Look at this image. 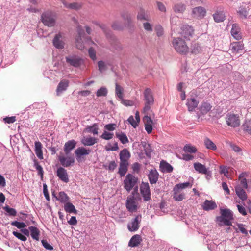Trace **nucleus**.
Wrapping results in <instances>:
<instances>
[{"instance_id": "63", "label": "nucleus", "mask_w": 251, "mask_h": 251, "mask_svg": "<svg viewBox=\"0 0 251 251\" xmlns=\"http://www.w3.org/2000/svg\"><path fill=\"white\" fill-rule=\"evenodd\" d=\"M13 234L16 237H17V238H18L19 239L22 241H25L27 240L26 237L25 235L17 231H13Z\"/></svg>"}, {"instance_id": "14", "label": "nucleus", "mask_w": 251, "mask_h": 251, "mask_svg": "<svg viewBox=\"0 0 251 251\" xmlns=\"http://www.w3.org/2000/svg\"><path fill=\"white\" fill-rule=\"evenodd\" d=\"M58 159L60 164L64 167H69L73 166L75 163V159L73 156L65 157L64 156L59 155Z\"/></svg>"}, {"instance_id": "64", "label": "nucleus", "mask_w": 251, "mask_h": 251, "mask_svg": "<svg viewBox=\"0 0 251 251\" xmlns=\"http://www.w3.org/2000/svg\"><path fill=\"white\" fill-rule=\"evenodd\" d=\"M42 245L47 250L51 251L53 249V247L46 240H42L41 241Z\"/></svg>"}, {"instance_id": "47", "label": "nucleus", "mask_w": 251, "mask_h": 251, "mask_svg": "<svg viewBox=\"0 0 251 251\" xmlns=\"http://www.w3.org/2000/svg\"><path fill=\"white\" fill-rule=\"evenodd\" d=\"M116 136L123 144H125L129 142V140L126 135L123 132L116 133Z\"/></svg>"}, {"instance_id": "34", "label": "nucleus", "mask_w": 251, "mask_h": 251, "mask_svg": "<svg viewBox=\"0 0 251 251\" xmlns=\"http://www.w3.org/2000/svg\"><path fill=\"white\" fill-rule=\"evenodd\" d=\"M62 2L64 6L68 9L74 10H79L82 7V4L78 2H73L72 3H68L65 0H62Z\"/></svg>"}, {"instance_id": "30", "label": "nucleus", "mask_w": 251, "mask_h": 251, "mask_svg": "<svg viewBox=\"0 0 251 251\" xmlns=\"http://www.w3.org/2000/svg\"><path fill=\"white\" fill-rule=\"evenodd\" d=\"M142 241L140 235L136 234L133 236L128 242V246L131 247L138 246Z\"/></svg>"}, {"instance_id": "12", "label": "nucleus", "mask_w": 251, "mask_h": 251, "mask_svg": "<svg viewBox=\"0 0 251 251\" xmlns=\"http://www.w3.org/2000/svg\"><path fill=\"white\" fill-rule=\"evenodd\" d=\"M126 208L130 212H136L138 209L137 203L134 197V192H132V196L128 197L126 202Z\"/></svg>"}, {"instance_id": "6", "label": "nucleus", "mask_w": 251, "mask_h": 251, "mask_svg": "<svg viewBox=\"0 0 251 251\" xmlns=\"http://www.w3.org/2000/svg\"><path fill=\"white\" fill-rule=\"evenodd\" d=\"M41 21L45 25L48 27H52L55 24V16L53 13L50 11H46L42 14Z\"/></svg>"}, {"instance_id": "62", "label": "nucleus", "mask_w": 251, "mask_h": 251, "mask_svg": "<svg viewBox=\"0 0 251 251\" xmlns=\"http://www.w3.org/2000/svg\"><path fill=\"white\" fill-rule=\"evenodd\" d=\"M144 29L148 32H152L153 31L152 25L149 22H145L143 24Z\"/></svg>"}, {"instance_id": "46", "label": "nucleus", "mask_w": 251, "mask_h": 251, "mask_svg": "<svg viewBox=\"0 0 251 251\" xmlns=\"http://www.w3.org/2000/svg\"><path fill=\"white\" fill-rule=\"evenodd\" d=\"M204 144L205 147L209 150L215 151L217 149L216 145L208 138H205L204 140Z\"/></svg>"}, {"instance_id": "59", "label": "nucleus", "mask_w": 251, "mask_h": 251, "mask_svg": "<svg viewBox=\"0 0 251 251\" xmlns=\"http://www.w3.org/2000/svg\"><path fill=\"white\" fill-rule=\"evenodd\" d=\"M155 31L156 32V35L159 37H162L164 35V29L160 25H158L155 26Z\"/></svg>"}, {"instance_id": "5", "label": "nucleus", "mask_w": 251, "mask_h": 251, "mask_svg": "<svg viewBox=\"0 0 251 251\" xmlns=\"http://www.w3.org/2000/svg\"><path fill=\"white\" fill-rule=\"evenodd\" d=\"M197 97L198 96L195 90H193L190 93L186 103L188 110L189 112L194 111L195 108L197 107L199 103V100Z\"/></svg>"}, {"instance_id": "39", "label": "nucleus", "mask_w": 251, "mask_h": 251, "mask_svg": "<svg viewBox=\"0 0 251 251\" xmlns=\"http://www.w3.org/2000/svg\"><path fill=\"white\" fill-rule=\"evenodd\" d=\"M97 142L98 139L92 137L84 138L81 140L82 144L84 146H93Z\"/></svg>"}, {"instance_id": "48", "label": "nucleus", "mask_w": 251, "mask_h": 251, "mask_svg": "<svg viewBox=\"0 0 251 251\" xmlns=\"http://www.w3.org/2000/svg\"><path fill=\"white\" fill-rule=\"evenodd\" d=\"M242 127L245 132L251 134V120H245L242 125Z\"/></svg>"}, {"instance_id": "60", "label": "nucleus", "mask_w": 251, "mask_h": 251, "mask_svg": "<svg viewBox=\"0 0 251 251\" xmlns=\"http://www.w3.org/2000/svg\"><path fill=\"white\" fill-rule=\"evenodd\" d=\"M11 225L17 227L18 228L21 229L26 226V224L24 222H19L17 221H12Z\"/></svg>"}, {"instance_id": "26", "label": "nucleus", "mask_w": 251, "mask_h": 251, "mask_svg": "<svg viewBox=\"0 0 251 251\" xmlns=\"http://www.w3.org/2000/svg\"><path fill=\"white\" fill-rule=\"evenodd\" d=\"M212 108L211 104L207 101H203L199 106V110L202 115H205L209 112Z\"/></svg>"}, {"instance_id": "52", "label": "nucleus", "mask_w": 251, "mask_h": 251, "mask_svg": "<svg viewBox=\"0 0 251 251\" xmlns=\"http://www.w3.org/2000/svg\"><path fill=\"white\" fill-rule=\"evenodd\" d=\"M57 199L61 203H66L69 200V197L64 192H60Z\"/></svg>"}, {"instance_id": "43", "label": "nucleus", "mask_w": 251, "mask_h": 251, "mask_svg": "<svg viewBox=\"0 0 251 251\" xmlns=\"http://www.w3.org/2000/svg\"><path fill=\"white\" fill-rule=\"evenodd\" d=\"M191 52L193 54H197L201 52L202 47L198 43H193L191 46Z\"/></svg>"}, {"instance_id": "22", "label": "nucleus", "mask_w": 251, "mask_h": 251, "mask_svg": "<svg viewBox=\"0 0 251 251\" xmlns=\"http://www.w3.org/2000/svg\"><path fill=\"white\" fill-rule=\"evenodd\" d=\"M206 13L205 9L201 6L196 7L193 8L192 10V13L194 15V17L201 19L205 16Z\"/></svg>"}, {"instance_id": "3", "label": "nucleus", "mask_w": 251, "mask_h": 251, "mask_svg": "<svg viewBox=\"0 0 251 251\" xmlns=\"http://www.w3.org/2000/svg\"><path fill=\"white\" fill-rule=\"evenodd\" d=\"M138 177L135 176L133 174L129 173L126 176L124 180V187L128 192L133 188H134V192H137L138 191Z\"/></svg>"}, {"instance_id": "13", "label": "nucleus", "mask_w": 251, "mask_h": 251, "mask_svg": "<svg viewBox=\"0 0 251 251\" xmlns=\"http://www.w3.org/2000/svg\"><path fill=\"white\" fill-rule=\"evenodd\" d=\"M194 30L192 26L188 25H183L181 27L180 32L181 36L186 39H190L193 35Z\"/></svg>"}, {"instance_id": "18", "label": "nucleus", "mask_w": 251, "mask_h": 251, "mask_svg": "<svg viewBox=\"0 0 251 251\" xmlns=\"http://www.w3.org/2000/svg\"><path fill=\"white\" fill-rule=\"evenodd\" d=\"M159 174L155 169H151L148 175V178L151 185L156 184L158 180Z\"/></svg>"}, {"instance_id": "29", "label": "nucleus", "mask_w": 251, "mask_h": 251, "mask_svg": "<svg viewBox=\"0 0 251 251\" xmlns=\"http://www.w3.org/2000/svg\"><path fill=\"white\" fill-rule=\"evenodd\" d=\"M217 206V204L214 201L207 200H206L202 205L203 209L205 211L213 210L215 209Z\"/></svg>"}, {"instance_id": "23", "label": "nucleus", "mask_w": 251, "mask_h": 251, "mask_svg": "<svg viewBox=\"0 0 251 251\" xmlns=\"http://www.w3.org/2000/svg\"><path fill=\"white\" fill-rule=\"evenodd\" d=\"M62 36L60 33L56 34L53 40L54 46L57 49L64 48V43L62 41Z\"/></svg>"}, {"instance_id": "27", "label": "nucleus", "mask_w": 251, "mask_h": 251, "mask_svg": "<svg viewBox=\"0 0 251 251\" xmlns=\"http://www.w3.org/2000/svg\"><path fill=\"white\" fill-rule=\"evenodd\" d=\"M159 167L160 171L163 173H171L173 170L172 166L164 160L160 162Z\"/></svg>"}, {"instance_id": "58", "label": "nucleus", "mask_w": 251, "mask_h": 251, "mask_svg": "<svg viewBox=\"0 0 251 251\" xmlns=\"http://www.w3.org/2000/svg\"><path fill=\"white\" fill-rule=\"evenodd\" d=\"M114 136L113 133L108 132L106 131H104L103 133L100 135V137L106 140H109L113 138Z\"/></svg>"}, {"instance_id": "61", "label": "nucleus", "mask_w": 251, "mask_h": 251, "mask_svg": "<svg viewBox=\"0 0 251 251\" xmlns=\"http://www.w3.org/2000/svg\"><path fill=\"white\" fill-rule=\"evenodd\" d=\"M98 67H99V70L101 73L103 72L104 71H106L107 69V67L103 61H99L98 63Z\"/></svg>"}, {"instance_id": "20", "label": "nucleus", "mask_w": 251, "mask_h": 251, "mask_svg": "<svg viewBox=\"0 0 251 251\" xmlns=\"http://www.w3.org/2000/svg\"><path fill=\"white\" fill-rule=\"evenodd\" d=\"M230 32L232 36L236 40H239L242 38V35L240 32V28L238 24H233Z\"/></svg>"}, {"instance_id": "8", "label": "nucleus", "mask_w": 251, "mask_h": 251, "mask_svg": "<svg viewBox=\"0 0 251 251\" xmlns=\"http://www.w3.org/2000/svg\"><path fill=\"white\" fill-rule=\"evenodd\" d=\"M66 63L75 68L79 67L83 63V60L75 54H70L65 57Z\"/></svg>"}, {"instance_id": "17", "label": "nucleus", "mask_w": 251, "mask_h": 251, "mask_svg": "<svg viewBox=\"0 0 251 251\" xmlns=\"http://www.w3.org/2000/svg\"><path fill=\"white\" fill-rule=\"evenodd\" d=\"M137 19L139 21H150L151 20L149 12L140 7L137 15Z\"/></svg>"}, {"instance_id": "25", "label": "nucleus", "mask_w": 251, "mask_h": 251, "mask_svg": "<svg viewBox=\"0 0 251 251\" xmlns=\"http://www.w3.org/2000/svg\"><path fill=\"white\" fill-rule=\"evenodd\" d=\"M144 96L145 103L153 104L154 98L152 96V91L150 88H146L145 90Z\"/></svg>"}, {"instance_id": "31", "label": "nucleus", "mask_w": 251, "mask_h": 251, "mask_svg": "<svg viewBox=\"0 0 251 251\" xmlns=\"http://www.w3.org/2000/svg\"><path fill=\"white\" fill-rule=\"evenodd\" d=\"M215 22L220 23L223 22L226 19V16L223 11H216L213 15Z\"/></svg>"}, {"instance_id": "57", "label": "nucleus", "mask_w": 251, "mask_h": 251, "mask_svg": "<svg viewBox=\"0 0 251 251\" xmlns=\"http://www.w3.org/2000/svg\"><path fill=\"white\" fill-rule=\"evenodd\" d=\"M107 93V88L105 87H101L97 90L96 95L97 97L106 96Z\"/></svg>"}, {"instance_id": "19", "label": "nucleus", "mask_w": 251, "mask_h": 251, "mask_svg": "<svg viewBox=\"0 0 251 251\" xmlns=\"http://www.w3.org/2000/svg\"><path fill=\"white\" fill-rule=\"evenodd\" d=\"M141 218V215L137 216L132 221L131 225L128 224L127 228L130 231H136L139 227L140 219Z\"/></svg>"}, {"instance_id": "55", "label": "nucleus", "mask_w": 251, "mask_h": 251, "mask_svg": "<svg viewBox=\"0 0 251 251\" xmlns=\"http://www.w3.org/2000/svg\"><path fill=\"white\" fill-rule=\"evenodd\" d=\"M192 185H191L190 183L189 182H186L182 183H179L176 184L174 188H176V189H178L179 191H181L182 189L188 188V187H191Z\"/></svg>"}, {"instance_id": "24", "label": "nucleus", "mask_w": 251, "mask_h": 251, "mask_svg": "<svg viewBox=\"0 0 251 251\" xmlns=\"http://www.w3.org/2000/svg\"><path fill=\"white\" fill-rule=\"evenodd\" d=\"M76 142L75 140H69L65 143L64 147V151L66 155H68L71 151L75 148Z\"/></svg>"}, {"instance_id": "49", "label": "nucleus", "mask_w": 251, "mask_h": 251, "mask_svg": "<svg viewBox=\"0 0 251 251\" xmlns=\"http://www.w3.org/2000/svg\"><path fill=\"white\" fill-rule=\"evenodd\" d=\"M183 150L184 152L190 153H195L197 151V148L190 144L185 145Z\"/></svg>"}, {"instance_id": "56", "label": "nucleus", "mask_w": 251, "mask_h": 251, "mask_svg": "<svg viewBox=\"0 0 251 251\" xmlns=\"http://www.w3.org/2000/svg\"><path fill=\"white\" fill-rule=\"evenodd\" d=\"M112 27L114 30H121L124 28V25L121 22L116 21L112 25Z\"/></svg>"}, {"instance_id": "28", "label": "nucleus", "mask_w": 251, "mask_h": 251, "mask_svg": "<svg viewBox=\"0 0 251 251\" xmlns=\"http://www.w3.org/2000/svg\"><path fill=\"white\" fill-rule=\"evenodd\" d=\"M173 199L176 201H181L185 199V194L183 192H181L178 189H176L175 188H173Z\"/></svg>"}, {"instance_id": "41", "label": "nucleus", "mask_w": 251, "mask_h": 251, "mask_svg": "<svg viewBox=\"0 0 251 251\" xmlns=\"http://www.w3.org/2000/svg\"><path fill=\"white\" fill-rule=\"evenodd\" d=\"M121 17L126 22L127 26L130 27L133 25L132 19L131 15L128 12H124L121 14Z\"/></svg>"}, {"instance_id": "53", "label": "nucleus", "mask_w": 251, "mask_h": 251, "mask_svg": "<svg viewBox=\"0 0 251 251\" xmlns=\"http://www.w3.org/2000/svg\"><path fill=\"white\" fill-rule=\"evenodd\" d=\"M88 132L93 133L94 135L98 134L99 127L98 124L95 123L92 126H88L86 128Z\"/></svg>"}, {"instance_id": "50", "label": "nucleus", "mask_w": 251, "mask_h": 251, "mask_svg": "<svg viewBox=\"0 0 251 251\" xmlns=\"http://www.w3.org/2000/svg\"><path fill=\"white\" fill-rule=\"evenodd\" d=\"M3 209L6 212V215L8 216H15L17 214L16 209L11 208L8 205L3 207Z\"/></svg>"}, {"instance_id": "4", "label": "nucleus", "mask_w": 251, "mask_h": 251, "mask_svg": "<svg viewBox=\"0 0 251 251\" xmlns=\"http://www.w3.org/2000/svg\"><path fill=\"white\" fill-rule=\"evenodd\" d=\"M172 45L175 50L181 54H186L188 52L189 48L187 45L180 37L174 38Z\"/></svg>"}, {"instance_id": "40", "label": "nucleus", "mask_w": 251, "mask_h": 251, "mask_svg": "<svg viewBox=\"0 0 251 251\" xmlns=\"http://www.w3.org/2000/svg\"><path fill=\"white\" fill-rule=\"evenodd\" d=\"M121 17L126 22L127 26L130 27L133 25L132 19L131 15L128 12H124L121 14Z\"/></svg>"}, {"instance_id": "2", "label": "nucleus", "mask_w": 251, "mask_h": 251, "mask_svg": "<svg viewBox=\"0 0 251 251\" xmlns=\"http://www.w3.org/2000/svg\"><path fill=\"white\" fill-rule=\"evenodd\" d=\"M77 32L78 36L75 39L76 46L79 50H82L84 48V43L91 42V39L86 35L82 27L80 25L77 27Z\"/></svg>"}, {"instance_id": "15", "label": "nucleus", "mask_w": 251, "mask_h": 251, "mask_svg": "<svg viewBox=\"0 0 251 251\" xmlns=\"http://www.w3.org/2000/svg\"><path fill=\"white\" fill-rule=\"evenodd\" d=\"M194 168L195 170L199 173L206 175L207 176V178L208 176H211L210 172L208 170L205 165L200 163H195L194 164Z\"/></svg>"}, {"instance_id": "32", "label": "nucleus", "mask_w": 251, "mask_h": 251, "mask_svg": "<svg viewBox=\"0 0 251 251\" xmlns=\"http://www.w3.org/2000/svg\"><path fill=\"white\" fill-rule=\"evenodd\" d=\"M120 162H128V159L130 157V153L126 149L122 150L120 152Z\"/></svg>"}, {"instance_id": "36", "label": "nucleus", "mask_w": 251, "mask_h": 251, "mask_svg": "<svg viewBox=\"0 0 251 251\" xmlns=\"http://www.w3.org/2000/svg\"><path fill=\"white\" fill-rule=\"evenodd\" d=\"M29 230L30 231V235L31 237L36 241L39 240V236H40V230L39 229L35 227L31 226L29 227Z\"/></svg>"}, {"instance_id": "44", "label": "nucleus", "mask_w": 251, "mask_h": 251, "mask_svg": "<svg viewBox=\"0 0 251 251\" xmlns=\"http://www.w3.org/2000/svg\"><path fill=\"white\" fill-rule=\"evenodd\" d=\"M186 9V5L181 2L177 3L174 5L173 10L177 13H182Z\"/></svg>"}, {"instance_id": "38", "label": "nucleus", "mask_w": 251, "mask_h": 251, "mask_svg": "<svg viewBox=\"0 0 251 251\" xmlns=\"http://www.w3.org/2000/svg\"><path fill=\"white\" fill-rule=\"evenodd\" d=\"M128 162H120L118 173L121 177L124 176L128 170Z\"/></svg>"}, {"instance_id": "45", "label": "nucleus", "mask_w": 251, "mask_h": 251, "mask_svg": "<svg viewBox=\"0 0 251 251\" xmlns=\"http://www.w3.org/2000/svg\"><path fill=\"white\" fill-rule=\"evenodd\" d=\"M64 210L66 212L69 213H77V210H76L75 206L70 202H66L64 204Z\"/></svg>"}, {"instance_id": "51", "label": "nucleus", "mask_w": 251, "mask_h": 251, "mask_svg": "<svg viewBox=\"0 0 251 251\" xmlns=\"http://www.w3.org/2000/svg\"><path fill=\"white\" fill-rule=\"evenodd\" d=\"M109 36L113 39V43H111L113 48L117 51L121 50L123 49L122 44L117 40H115V37H112L110 33V35H108L107 37Z\"/></svg>"}, {"instance_id": "42", "label": "nucleus", "mask_w": 251, "mask_h": 251, "mask_svg": "<svg viewBox=\"0 0 251 251\" xmlns=\"http://www.w3.org/2000/svg\"><path fill=\"white\" fill-rule=\"evenodd\" d=\"M124 89L123 87L119 85L117 83H115V95L119 99H122L124 98Z\"/></svg>"}, {"instance_id": "54", "label": "nucleus", "mask_w": 251, "mask_h": 251, "mask_svg": "<svg viewBox=\"0 0 251 251\" xmlns=\"http://www.w3.org/2000/svg\"><path fill=\"white\" fill-rule=\"evenodd\" d=\"M143 146L144 147V150L145 151L146 155L149 158H151V152L152 151V150L151 148V145L148 143H144Z\"/></svg>"}, {"instance_id": "9", "label": "nucleus", "mask_w": 251, "mask_h": 251, "mask_svg": "<svg viewBox=\"0 0 251 251\" xmlns=\"http://www.w3.org/2000/svg\"><path fill=\"white\" fill-rule=\"evenodd\" d=\"M226 122L228 126L232 127H238L240 124L239 117L234 114H229L227 115Z\"/></svg>"}, {"instance_id": "1", "label": "nucleus", "mask_w": 251, "mask_h": 251, "mask_svg": "<svg viewBox=\"0 0 251 251\" xmlns=\"http://www.w3.org/2000/svg\"><path fill=\"white\" fill-rule=\"evenodd\" d=\"M221 216L216 217V221L220 226H232L231 220H233V214L229 209H220Z\"/></svg>"}, {"instance_id": "7", "label": "nucleus", "mask_w": 251, "mask_h": 251, "mask_svg": "<svg viewBox=\"0 0 251 251\" xmlns=\"http://www.w3.org/2000/svg\"><path fill=\"white\" fill-rule=\"evenodd\" d=\"M251 0H249L246 2H242V4L238 7L237 13L240 18L242 19H248L251 7Z\"/></svg>"}, {"instance_id": "21", "label": "nucleus", "mask_w": 251, "mask_h": 251, "mask_svg": "<svg viewBox=\"0 0 251 251\" xmlns=\"http://www.w3.org/2000/svg\"><path fill=\"white\" fill-rule=\"evenodd\" d=\"M69 81L68 80L63 79L61 80L59 83L56 89L57 95H60V94H61L63 92L66 90L69 86Z\"/></svg>"}, {"instance_id": "33", "label": "nucleus", "mask_w": 251, "mask_h": 251, "mask_svg": "<svg viewBox=\"0 0 251 251\" xmlns=\"http://www.w3.org/2000/svg\"><path fill=\"white\" fill-rule=\"evenodd\" d=\"M235 190L237 195L242 201L246 200L248 197L247 195L243 188L240 185H237L235 187Z\"/></svg>"}, {"instance_id": "35", "label": "nucleus", "mask_w": 251, "mask_h": 251, "mask_svg": "<svg viewBox=\"0 0 251 251\" xmlns=\"http://www.w3.org/2000/svg\"><path fill=\"white\" fill-rule=\"evenodd\" d=\"M248 174L247 173H242L239 176V179L240 180V185L242 188L248 189V183L246 179Z\"/></svg>"}, {"instance_id": "37", "label": "nucleus", "mask_w": 251, "mask_h": 251, "mask_svg": "<svg viewBox=\"0 0 251 251\" xmlns=\"http://www.w3.org/2000/svg\"><path fill=\"white\" fill-rule=\"evenodd\" d=\"M231 50L232 53H237L244 49V45L239 42H234L231 44Z\"/></svg>"}, {"instance_id": "16", "label": "nucleus", "mask_w": 251, "mask_h": 251, "mask_svg": "<svg viewBox=\"0 0 251 251\" xmlns=\"http://www.w3.org/2000/svg\"><path fill=\"white\" fill-rule=\"evenodd\" d=\"M56 175L63 182L68 183L69 181L67 171L64 168L62 167L58 168L56 171Z\"/></svg>"}, {"instance_id": "10", "label": "nucleus", "mask_w": 251, "mask_h": 251, "mask_svg": "<svg viewBox=\"0 0 251 251\" xmlns=\"http://www.w3.org/2000/svg\"><path fill=\"white\" fill-rule=\"evenodd\" d=\"M140 192L144 201H147L151 200V193L149 184L148 182H142L140 186Z\"/></svg>"}, {"instance_id": "11", "label": "nucleus", "mask_w": 251, "mask_h": 251, "mask_svg": "<svg viewBox=\"0 0 251 251\" xmlns=\"http://www.w3.org/2000/svg\"><path fill=\"white\" fill-rule=\"evenodd\" d=\"M91 150L86 149L84 147H79L75 151V157L78 162H81L84 160L83 156L87 155L90 154Z\"/></svg>"}]
</instances>
